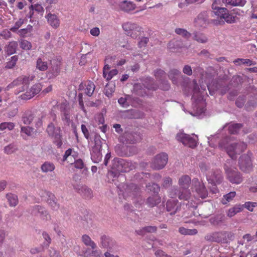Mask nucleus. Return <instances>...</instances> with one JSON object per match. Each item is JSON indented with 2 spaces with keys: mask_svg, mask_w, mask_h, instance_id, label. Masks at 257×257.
<instances>
[{
  "mask_svg": "<svg viewBox=\"0 0 257 257\" xmlns=\"http://www.w3.org/2000/svg\"><path fill=\"white\" fill-rule=\"evenodd\" d=\"M37 68L40 71H45L48 68L47 62L43 61L41 58H38L37 61Z\"/></svg>",
  "mask_w": 257,
  "mask_h": 257,
  "instance_id": "41",
  "label": "nucleus"
},
{
  "mask_svg": "<svg viewBox=\"0 0 257 257\" xmlns=\"http://www.w3.org/2000/svg\"><path fill=\"white\" fill-rule=\"evenodd\" d=\"M212 8L214 10L215 15L220 19L222 18L227 11L226 8L216 7L214 4L212 5Z\"/></svg>",
  "mask_w": 257,
  "mask_h": 257,
  "instance_id": "26",
  "label": "nucleus"
},
{
  "mask_svg": "<svg viewBox=\"0 0 257 257\" xmlns=\"http://www.w3.org/2000/svg\"><path fill=\"white\" fill-rule=\"evenodd\" d=\"M193 39L199 43H204L207 41L206 37L202 34L194 33Z\"/></svg>",
  "mask_w": 257,
  "mask_h": 257,
  "instance_id": "44",
  "label": "nucleus"
},
{
  "mask_svg": "<svg viewBox=\"0 0 257 257\" xmlns=\"http://www.w3.org/2000/svg\"><path fill=\"white\" fill-rule=\"evenodd\" d=\"M224 216L221 215H216L213 218H211L210 221L214 225H219L223 220Z\"/></svg>",
  "mask_w": 257,
  "mask_h": 257,
  "instance_id": "50",
  "label": "nucleus"
},
{
  "mask_svg": "<svg viewBox=\"0 0 257 257\" xmlns=\"http://www.w3.org/2000/svg\"><path fill=\"white\" fill-rule=\"evenodd\" d=\"M176 138L177 140L182 143L184 145L190 148H194L197 146V140L189 135L184 133L178 134Z\"/></svg>",
  "mask_w": 257,
  "mask_h": 257,
  "instance_id": "6",
  "label": "nucleus"
},
{
  "mask_svg": "<svg viewBox=\"0 0 257 257\" xmlns=\"http://www.w3.org/2000/svg\"><path fill=\"white\" fill-rule=\"evenodd\" d=\"M135 89L137 91L138 95L141 96H144L148 95L145 90H143L142 89V86L141 84H137L135 86Z\"/></svg>",
  "mask_w": 257,
  "mask_h": 257,
  "instance_id": "55",
  "label": "nucleus"
},
{
  "mask_svg": "<svg viewBox=\"0 0 257 257\" xmlns=\"http://www.w3.org/2000/svg\"><path fill=\"white\" fill-rule=\"evenodd\" d=\"M5 152L8 154H10L14 153L16 150V148L15 146L14 145H10L6 146L5 148Z\"/></svg>",
  "mask_w": 257,
  "mask_h": 257,
  "instance_id": "58",
  "label": "nucleus"
},
{
  "mask_svg": "<svg viewBox=\"0 0 257 257\" xmlns=\"http://www.w3.org/2000/svg\"><path fill=\"white\" fill-rule=\"evenodd\" d=\"M113 162L114 163L112 166L113 169H115L118 172L125 171V170L122 168V166L124 164V161L123 160L116 158L113 160Z\"/></svg>",
  "mask_w": 257,
  "mask_h": 257,
  "instance_id": "31",
  "label": "nucleus"
},
{
  "mask_svg": "<svg viewBox=\"0 0 257 257\" xmlns=\"http://www.w3.org/2000/svg\"><path fill=\"white\" fill-rule=\"evenodd\" d=\"M207 24V16L205 13L199 14L194 20V25L196 27L205 28Z\"/></svg>",
  "mask_w": 257,
  "mask_h": 257,
  "instance_id": "12",
  "label": "nucleus"
},
{
  "mask_svg": "<svg viewBox=\"0 0 257 257\" xmlns=\"http://www.w3.org/2000/svg\"><path fill=\"white\" fill-rule=\"evenodd\" d=\"M36 112V111H32L30 109L27 110L24 112L22 116V120L23 123L26 125L31 124L32 119L34 118Z\"/></svg>",
  "mask_w": 257,
  "mask_h": 257,
  "instance_id": "14",
  "label": "nucleus"
},
{
  "mask_svg": "<svg viewBox=\"0 0 257 257\" xmlns=\"http://www.w3.org/2000/svg\"><path fill=\"white\" fill-rule=\"evenodd\" d=\"M20 47L24 50H29L32 48V44L31 42L26 40H22L20 42Z\"/></svg>",
  "mask_w": 257,
  "mask_h": 257,
  "instance_id": "51",
  "label": "nucleus"
},
{
  "mask_svg": "<svg viewBox=\"0 0 257 257\" xmlns=\"http://www.w3.org/2000/svg\"><path fill=\"white\" fill-rule=\"evenodd\" d=\"M157 230V227L155 226H148L142 229L136 231L139 235H144L146 232H154Z\"/></svg>",
  "mask_w": 257,
  "mask_h": 257,
  "instance_id": "35",
  "label": "nucleus"
},
{
  "mask_svg": "<svg viewBox=\"0 0 257 257\" xmlns=\"http://www.w3.org/2000/svg\"><path fill=\"white\" fill-rule=\"evenodd\" d=\"M224 170L227 179L232 184H239L243 181V177L240 172L229 168L226 165H224Z\"/></svg>",
  "mask_w": 257,
  "mask_h": 257,
  "instance_id": "4",
  "label": "nucleus"
},
{
  "mask_svg": "<svg viewBox=\"0 0 257 257\" xmlns=\"http://www.w3.org/2000/svg\"><path fill=\"white\" fill-rule=\"evenodd\" d=\"M236 195V192L235 191L230 192L229 193L223 195L221 203L223 204H226L228 202H230L235 197Z\"/></svg>",
  "mask_w": 257,
  "mask_h": 257,
  "instance_id": "33",
  "label": "nucleus"
},
{
  "mask_svg": "<svg viewBox=\"0 0 257 257\" xmlns=\"http://www.w3.org/2000/svg\"><path fill=\"white\" fill-rule=\"evenodd\" d=\"M55 169V165L50 162L46 161L41 166V169L44 173L52 172Z\"/></svg>",
  "mask_w": 257,
  "mask_h": 257,
  "instance_id": "25",
  "label": "nucleus"
},
{
  "mask_svg": "<svg viewBox=\"0 0 257 257\" xmlns=\"http://www.w3.org/2000/svg\"><path fill=\"white\" fill-rule=\"evenodd\" d=\"M46 194L48 197L47 201L48 204L53 209H58L59 207V204L57 203V199L55 197V195L50 192H46Z\"/></svg>",
  "mask_w": 257,
  "mask_h": 257,
  "instance_id": "20",
  "label": "nucleus"
},
{
  "mask_svg": "<svg viewBox=\"0 0 257 257\" xmlns=\"http://www.w3.org/2000/svg\"><path fill=\"white\" fill-rule=\"evenodd\" d=\"M17 44L16 43H11L7 47V51L10 55L13 54L16 51Z\"/></svg>",
  "mask_w": 257,
  "mask_h": 257,
  "instance_id": "57",
  "label": "nucleus"
},
{
  "mask_svg": "<svg viewBox=\"0 0 257 257\" xmlns=\"http://www.w3.org/2000/svg\"><path fill=\"white\" fill-rule=\"evenodd\" d=\"M193 97H201L203 95L204 92L205 91V88H201V90L198 88V84L196 80H194L193 81Z\"/></svg>",
  "mask_w": 257,
  "mask_h": 257,
  "instance_id": "27",
  "label": "nucleus"
},
{
  "mask_svg": "<svg viewBox=\"0 0 257 257\" xmlns=\"http://www.w3.org/2000/svg\"><path fill=\"white\" fill-rule=\"evenodd\" d=\"M219 147L224 150L232 159H235L237 155L246 149L247 145L243 142L229 143L226 140H224L219 143Z\"/></svg>",
  "mask_w": 257,
  "mask_h": 257,
  "instance_id": "1",
  "label": "nucleus"
},
{
  "mask_svg": "<svg viewBox=\"0 0 257 257\" xmlns=\"http://www.w3.org/2000/svg\"><path fill=\"white\" fill-rule=\"evenodd\" d=\"M243 208L245 207L250 211H253L255 207H257V202H246L242 205Z\"/></svg>",
  "mask_w": 257,
  "mask_h": 257,
  "instance_id": "54",
  "label": "nucleus"
},
{
  "mask_svg": "<svg viewBox=\"0 0 257 257\" xmlns=\"http://www.w3.org/2000/svg\"><path fill=\"white\" fill-rule=\"evenodd\" d=\"M191 182V178L189 176L184 175L181 176L178 180V184L181 189H189Z\"/></svg>",
  "mask_w": 257,
  "mask_h": 257,
  "instance_id": "15",
  "label": "nucleus"
},
{
  "mask_svg": "<svg viewBox=\"0 0 257 257\" xmlns=\"http://www.w3.org/2000/svg\"><path fill=\"white\" fill-rule=\"evenodd\" d=\"M117 73V70L114 69L108 71L106 73V75H103V76L107 81H109L114 76L116 75Z\"/></svg>",
  "mask_w": 257,
  "mask_h": 257,
  "instance_id": "52",
  "label": "nucleus"
},
{
  "mask_svg": "<svg viewBox=\"0 0 257 257\" xmlns=\"http://www.w3.org/2000/svg\"><path fill=\"white\" fill-rule=\"evenodd\" d=\"M243 210V206L240 204H236L233 207L230 208L227 213V215L231 217L234 216L237 213L242 211Z\"/></svg>",
  "mask_w": 257,
  "mask_h": 257,
  "instance_id": "24",
  "label": "nucleus"
},
{
  "mask_svg": "<svg viewBox=\"0 0 257 257\" xmlns=\"http://www.w3.org/2000/svg\"><path fill=\"white\" fill-rule=\"evenodd\" d=\"M42 89V85L41 83H38L33 85L30 89L19 96V98L22 100H27L31 99L36 94H38Z\"/></svg>",
  "mask_w": 257,
  "mask_h": 257,
  "instance_id": "5",
  "label": "nucleus"
},
{
  "mask_svg": "<svg viewBox=\"0 0 257 257\" xmlns=\"http://www.w3.org/2000/svg\"><path fill=\"white\" fill-rule=\"evenodd\" d=\"M95 88V86L93 82L88 81L86 84V88L85 89V93L89 96H91L94 92Z\"/></svg>",
  "mask_w": 257,
  "mask_h": 257,
  "instance_id": "36",
  "label": "nucleus"
},
{
  "mask_svg": "<svg viewBox=\"0 0 257 257\" xmlns=\"http://www.w3.org/2000/svg\"><path fill=\"white\" fill-rule=\"evenodd\" d=\"M33 27L31 25H28L26 28L21 29L18 30L17 33L22 37H26V35L32 31Z\"/></svg>",
  "mask_w": 257,
  "mask_h": 257,
  "instance_id": "42",
  "label": "nucleus"
},
{
  "mask_svg": "<svg viewBox=\"0 0 257 257\" xmlns=\"http://www.w3.org/2000/svg\"><path fill=\"white\" fill-rule=\"evenodd\" d=\"M178 201L175 199L168 200L166 203V208L168 212H170V214H174L179 208L177 205Z\"/></svg>",
  "mask_w": 257,
  "mask_h": 257,
  "instance_id": "19",
  "label": "nucleus"
},
{
  "mask_svg": "<svg viewBox=\"0 0 257 257\" xmlns=\"http://www.w3.org/2000/svg\"><path fill=\"white\" fill-rule=\"evenodd\" d=\"M79 192L85 198H91L93 196L92 190L85 186L81 187V189L79 190Z\"/></svg>",
  "mask_w": 257,
  "mask_h": 257,
  "instance_id": "34",
  "label": "nucleus"
},
{
  "mask_svg": "<svg viewBox=\"0 0 257 257\" xmlns=\"http://www.w3.org/2000/svg\"><path fill=\"white\" fill-rule=\"evenodd\" d=\"M161 155L158 154L152 160L151 167L155 170H159L161 168Z\"/></svg>",
  "mask_w": 257,
  "mask_h": 257,
  "instance_id": "32",
  "label": "nucleus"
},
{
  "mask_svg": "<svg viewBox=\"0 0 257 257\" xmlns=\"http://www.w3.org/2000/svg\"><path fill=\"white\" fill-rule=\"evenodd\" d=\"M81 128L82 132L83 133L85 138L88 140L89 138V132L86 125L84 124H82L81 126Z\"/></svg>",
  "mask_w": 257,
  "mask_h": 257,
  "instance_id": "61",
  "label": "nucleus"
},
{
  "mask_svg": "<svg viewBox=\"0 0 257 257\" xmlns=\"http://www.w3.org/2000/svg\"><path fill=\"white\" fill-rule=\"evenodd\" d=\"M101 244L103 247L108 248L109 251H117L118 247L115 241L109 236L105 235L101 236Z\"/></svg>",
  "mask_w": 257,
  "mask_h": 257,
  "instance_id": "9",
  "label": "nucleus"
},
{
  "mask_svg": "<svg viewBox=\"0 0 257 257\" xmlns=\"http://www.w3.org/2000/svg\"><path fill=\"white\" fill-rule=\"evenodd\" d=\"M175 31L177 34L181 35L186 39H188L191 36V34L184 29L177 28L175 29Z\"/></svg>",
  "mask_w": 257,
  "mask_h": 257,
  "instance_id": "46",
  "label": "nucleus"
},
{
  "mask_svg": "<svg viewBox=\"0 0 257 257\" xmlns=\"http://www.w3.org/2000/svg\"><path fill=\"white\" fill-rule=\"evenodd\" d=\"M172 181L170 177H166L164 179L163 185L164 187H168L172 185Z\"/></svg>",
  "mask_w": 257,
  "mask_h": 257,
  "instance_id": "64",
  "label": "nucleus"
},
{
  "mask_svg": "<svg viewBox=\"0 0 257 257\" xmlns=\"http://www.w3.org/2000/svg\"><path fill=\"white\" fill-rule=\"evenodd\" d=\"M34 128L30 126H22L21 128V131L22 134H24L27 136H31L34 134Z\"/></svg>",
  "mask_w": 257,
  "mask_h": 257,
  "instance_id": "45",
  "label": "nucleus"
},
{
  "mask_svg": "<svg viewBox=\"0 0 257 257\" xmlns=\"http://www.w3.org/2000/svg\"><path fill=\"white\" fill-rule=\"evenodd\" d=\"M30 9L32 11H35L39 13H43L44 9L43 7L39 4H36L35 5H31L29 7Z\"/></svg>",
  "mask_w": 257,
  "mask_h": 257,
  "instance_id": "53",
  "label": "nucleus"
},
{
  "mask_svg": "<svg viewBox=\"0 0 257 257\" xmlns=\"http://www.w3.org/2000/svg\"><path fill=\"white\" fill-rule=\"evenodd\" d=\"M223 234L220 232H215L208 234L205 236L206 240L212 242H219L222 241L223 238Z\"/></svg>",
  "mask_w": 257,
  "mask_h": 257,
  "instance_id": "16",
  "label": "nucleus"
},
{
  "mask_svg": "<svg viewBox=\"0 0 257 257\" xmlns=\"http://www.w3.org/2000/svg\"><path fill=\"white\" fill-rule=\"evenodd\" d=\"M15 127V124L12 122H4L0 124V130L4 131L8 129L9 131L13 130Z\"/></svg>",
  "mask_w": 257,
  "mask_h": 257,
  "instance_id": "43",
  "label": "nucleus"
},
{
  "mask_svg": "<svg viewBox=\"0 0 257 257\" xmlns=\"http://www.w3.org/2000/svg\"><path fill=\"white\" fill-rule=\"evenodd\" d=\"M46 132L49 136L53 138L54 143L58 148H60L62 145V131L60 127L55 126L53 123H50L46 128Z\"/></svg>",
  "mask_w": 257,
  "mask_h": 257,
  "instance_id": "2",
  "label": "nucleus"
},
{
  "mask_svg": "<svg viewBox=\"0 0 257 257\" xmlns=\"http://www.w3.org/2000/svg\"><path fill=\"white\" fill-rule=\"evenodd\" d=\"M181 74L179 70L173 69H171L169 73V77L172 80L173 83L176 82V80L178 77Z\"/></svg>",
  "mask_w": 257,
  "mask_h": 257,
  "instance_id": "40",
  "label": "nucleus"
},
{
  "mask_svg": "<svg viewBox=\"0 0 257 257\" xmlns=\"http://www.w3.org/2000/svg\"><path fill=\"white\" fill-rule=\"evenodd\" d=\"M155 195H153L152 197H150L147 199V202L149 203V205L151 207H153L155 205H156L157 204L159 203V201L157 200H155Z\"/></svg>",
  "mask_w": 257,
  "mask_h": 257,
  "instance_id": "59",
  "label": "nucleus"
},
{
  "mask_svg": "<svg viewBox=\"0 0 257 257\" xmlns=\"http://www.w3.org/2000/svg\"><path fill=\"white\" fill-rule=\"evenodd\" d=\"M179 232L183 235H195L197 234V230L196 229H189L181 227L179 228Z\"/></svg>",
  "mask_w": 257,
  "mask_h": 257,
  "instance_id": "39",
  "label": "nucleus"
},
{
  "mask_svg": "<svg viewBox=\"0 0 257 257\" xmlns=\"http://www.w3.org/2000/svg\"><path fill=\"white\" fill-rule=\"evenodd\" d=\"M149 41L148 37H143L138 42V47L140 48H145Z\"/></svg>",
  "mask_w": 257,
  "mask_h": 257,
  "instance_id": "56",
  "label": "nucleus"
},
{
  "mask_svg": "<svg viewBox=\"0 0 257 257\" xmlns=\"http://www.w3.org/2000/svg\"><path fill=\"white\" fill-rule=\"evenodd\" d=\"M192 184L196 192L201 198H205L208 196L207 190L203 183L199 182L198 179H193Z\"/></svg>",
  "mask_w": 257,
  "mask_h": 257,
  "instance_id": "10",
  "label": "nucleus"
},
{
  "mask_svg": "<svg viewBox=\"0 0 257 257\" xmlns=\"http://www.w3.org/2000/svg\"><path fill=\"white\" fill-rule=\"evenodd\" d=\"M119 9L124 12H129L136 8V5L132 2L123 1L119 4Z\"/></svg>",
  "mask_w": 257,
  "mask_h": 257,
  "instance_id": "18",
  "label": "nucleus"
},
{
  "mask_svg": "<svg viewBox=\"0 0 257 257\" xmlns=\"http://www.w3.org/2000/svg\"><path fill=\"white\" fill-rule=\"evenodd\" d=\"M242 127V124L240 123H234L230 124L228 126V132L231 134H236L238 133L240 129Z\"/></svg>",
  "mask_w": 257,
  "mask_h": 257,
  "instance_id": "38",
  "label": "nucleus"
},
{
  "mask_svg": "<svg viewBox=\"0 0 257 257\" xmlns=\"http://www.w3.org/2000/svg\"><path fill=\"white\" fill-rule=\"evenodd\" d=\"M6 198L10 206L15 207L18 204V198L15 194L8 193Z\"/></svg>",
  "mask_w": 257,
  "mask_h": 257,
  "instance_id": "28",
  "label": "nucleus"
},
{
  "mask_svg": "<svg viewBox=\"0 0 257 257\" xmlns=\"http://www.w3.org/2000/svg\"><path fill=\"white\" fill-rule=\"evenodd\" d=\"M32 213L35 215L39 214L44 220H48L51 218L50 214L47 212L45 208L39 205L35 206L33 207Z\"/></svg>",
  "mask_w": 257,
  "mask_h": 257,
  "instance_id": "11",
  "label": "nucleus"
},
{
  "mask_svg": "<svg viewBox=\"0 0 257 257\" xmlns=\"http://www.w3.org/2000/svg\"><path fill=\"white\" fill-rule=\"evenodd\" d=\"M226 7H243L246 3V0H222Z\"/></svg>",
  "mask_w": 257,
  "mask_h": 257,
  "instance_id": "21",
  "label": "nucleus"
},
{
  "mask_svg": "<svg viewBox=\"0 0 257 257\" xmlns=\"http://www.w3.org/2000/svg\"><path fill=\"white\" fill-rule=\"evenodd\" d=\"M183 72L188 75L191 76L192 74V70L190 66L186 65L183 68Z\"/></svg>",
  "mask_w": 257,
  "mask_h": 257,
  "instance_id": "60",
  "label": "nucleus"
},
{
  "mask_svg": "<svg viewBox=\"0 0 257 257\" xmlns=\"http://www.w3.org/2000/svg\"><path fill=\"white\" fill-rule=\"evenodd\" d=\"M44 115L38 111L36 112L34 118L32 119V122L31 124L38 130L43 126V119Z\"/></svg>",
  "mask_w": 257,
  "mask_h": 257,
  "instance_id": "17",
  "label": "nucleus"
},
{
  "mask_svg": "<svg viewBox=\"0 0 257 257\" xmlns=\"http://www.w3.org/2000/svg\"><path fill=\"white\" fill-rule=\"evenodd\" d=\"M92 250L90 251L89 249L87 248L83 251V255L85 257H89L90 256H94L95 257H100L101 255V251L99 249H92Z\"/></svg>",
  "mask_w": 257,
  "mask_h": 257,
  "instance_id": "29",
  "label": "nucleus"
},
{
  "mask_svg": "<svg viewBox=\"0 0 257 257\" xmlns=\"http://www.w3.org/2000/svg\"><path fill=\"white\" fill-rule=\"evenodd\" d=\"M74 167L77 169H81L84 167V163L81 159H78L74 163Z\"/></svg>",
  "mask_w": 257,
  "mask_h": 257,
  "instance_id": "62",
  "label": "nucleus"
},
{
  "mask_svg": "<svg viewBox=\"0 0 257 257\" xmlns=\"http://www.w3.org/2000/svg\"><path fill=\"white\" fill-rule=\"evenodd\" d=\"M241 64L246 65L247 66H251L255 64V63L249 59L241 58Z\"/></svg>",
  "mask_w": 257,
  "mask_h": 257,
  "instance_id": "63",
  "label": "nucleus"
},
{
  "mask_svg": "<svg viewBox=\"0 0 257 257\" xmlns=\"http://www.w3.org/2000/svg\"><path fill=\"white\" fill-rule=\"evenodd\" d=\"M82 241L86 246H90L91 249H95L97 248L96 244L88 235H83L82 236Z\"/></svg>",
  "mask_w": 257,
  "mask_h": 257,
  "instance_id": "23",
  "label": "nucleus"
},
{
  "mask_svg": "<svg viewBox=\"0 0 257 257\" xmlns=\"http://www.w3.org/2000/svg\"><path fill=\"white\" fill-rule=\"evenodd\" d=\"M191 196L189 189H181L178 193V197L180 200H188Z\"/></svg>",
  "mask_w": 257,
  "mask_h": 257,
  "instance_id": "30",
  "label": "nucleus"
},
{
  "mask_svg": "<svg viewBox=\"0 0 257 257\" xmlns=\"http://www.w3.org/2000/svg\"><path fill=\"white\" fill-rule=\"evenodd\" d=\"M168 47L172 52H177L181 47V42L179 41L173 40L169 43Z\"/></svg>",
  "mask_w": 257,
  "mask_h": 257,
  "instance_id": "22",
  "label": "nucleus"
},
{
  "mask_svg": "<svg viewBox=\"0 0 257 257\" xmlns=\"http://www.w3.org/2000/svg\"><path fill=\"white\" fill-rule=\"evenodd\" d=\"M18 60V56L15 55L11 58V60L7 63L6 68L8 69H12L14 67Z\"/></svg>",
  "mask_w": 257,
  "mask_h": 257,
  "instance_id": "48",
  "label": "nucleus"
},
{
  "mask_svg": "<svg viewBox=\"0 0 257 257\" xmlns=\"http://www.w3.org/2000/svg\"><path fill=\"white\" fill-rule=\"evenodd\" d=\"M122 28L125 34L133 38L136 39L142 32V28L135 23L127 22L122 25Z\"/></svg>",
  "mask_w": 257,
  "mask_h": 257,
  "instance_id": "3",
  "label": "nucleus"
},
{
  "mask_svg": "<svg viewBox=\"0 0 257 257\" xmlns=\"http://www.w3.org/2000/svg\"><path fill=\"white\" fill-rule=\"evenodd\" d=\"M48 23L54 29L58 28L60 24L58 17L55 14L49 13L45 16Z\"/></svg>",
  "mask_w": 257,
  "mask_h": 257,
  "instance_id": "13",
  "label": "nucleus"
},
{
  "mask_svg": "<svg viewBox=\"0 0 257 257\" xmlns=\"http://www.w3.org/2000/svg\"><path fill=\"white\" fill-rule=\"evenodd\" d=\"M29 83V77L27 76H21L18 77L17 79L13 81L12 83L9 85L8 87L13 88L15 86L21 85V86L19 88V90L15 91V94H18L20 92L24 91L26 88H27V85Z\"/></svg>",
  "mask_w": 257,
  "mask_h": 257,
  "instance_id": "7",
  "label": "nucleus"
},
{
  "mask_svg": "<svg viewBox=\"0 0 257 257\" xmlns=\"http://www.w3.org/2000/svg\"><path fill=\"white\" fill-rule=\"evenodd\" d=\"M238 163L239 168L242 171L248 172L252 168L251 158L248 154L242 155L239 158Z\"/></svg>",
  "mask_w": 257,
  "mask_h": 257,
  "instance_id": "8",
  "label": "nucleus"
},
{
  "mask_svg": "<svg viewBox=\"0 0 257 257\" xmlns=\"http://www.w3.org/2000/svg\"><path fill=\"white\" fill-rule=\"evenodd\" d=\"M222 179L223 177L220 170H217L216 173L213 174L212 180L214 181L215 183L220 184L222 182Z\"/></svg>",
  "mask_w": 257,
  "mask_h": 257,
  "instance_id": "47",
  "label": "nucleus"
},
{
  "mask_svg": "<svg viewBox=\"0 0 257 257\" xmlns=\"http://www.w3.org/2000/svg\"><path fill=\"white\" fill-rule=\"evenodd\" d=\"M221 19H223L227 23L232 24L236 22V17L232 16L231 14L229 13V11L227 10L226 13H225L224 16Z\"/></svg>",
  "mask_w": 257,
  "mask_h": 257,
  "instance_id": "37",
  "label": "nucleus"
},
{
  "mask_svg": "<svg viewBox=\"0 0 257 257\" xmlns=\"http://www.w3.org/2000/svg\"><path fill=\"white\" fill-rule=\"evenodd\" d=\"M24 19H19L18 21H17L15 23L13 27H12L10 29V31L13 32H17L18 31V29L23 25L24 23Z\"/></svg>",
  "mask_w": 257,
  "mask_h": 257,
  "instance_id": "49",
  "label": "nucleus"
}]
</instances>
